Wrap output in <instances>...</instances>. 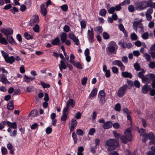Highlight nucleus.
I'll return each mask as SVG.
<instances>
[{
	"mask_svg": "<svg viewBox=\"0 0 155 155\" xmlns=\"http://www.w3.org/2000/svg\"><path fill=\"white\" fill-rule=\"evenodd\" d=\"M1 75L0 74V78L1 79V81L4 84H10V82L7 80L6 77L3 74Z\"/></svg>",
	"mask_w": 155,
	"mask_h": 155,
	"instance_id": "5701e85b",
	"label": "nucleus"
},
{
	"mask_svg": "<svg viewBox=\"0 0 155 155\" xmlns=\"http://www.w3.org/2000/svg\"><path fill=\"white\" fill-rule=\"evenodd\" d=\"M125 110H126L124 111V112H125L127 114V119L131 121L132 120L131 117L130 115L128 114L130 113H131L130 111H129L128 109H125Z\"/></svg>",
	"mask_w": 155,
	"mask_h": 155,
	"instance_id": "a19ab883",
	"label": "nucleus"
},
{
	"mask_svg": "<svg viewBox=\"0 0 155 155\" xmlns=\"http://www.w3.org/2000/svg\"><path fill=\"white\" fill-rule=\"evenodd\" d=\"M94 30L98 34L101 33L103 31L102 28L101 26L96 27L94 28Z\"/></svg>",
	"mask_w": 155,
	"mask_h": 155,
	"instance_id": "c756f323",
	"label": "nucleus"
},
{
	"mask_svg": "<svg viewBox=\"0 0 155 155\" xmlns=\"http://www.w3.org/2000/svg\"><path fill=\"white\" fill-rule=\"evenodd\" d=\"M24 81L28 83L31 81H33L35 78V77H28L25 74L24 75Z\"/></svg>",
	"mask_w": 155,
	"mask_h": 155,
	"instance_id": "dca6fc26",
	"label": "nucleus"
},
{
	"mask_svg": "<svg viewBox=\"0 0 155 155\" xmlns=\"http://www.w3.org/2000/svg\"><path fill=\"white\" fill-rule=\"evenodd\" d=\"M52 131V129L50 127H47L46 129V132L47 134H50Z\"/></svg>",
	"mask_w": 155,
	"mask_h": 155,
	"instance_id": "338daca9",
	"label": "nucleus"
},
{
	"mask_svg": "<svg viewBox=\"0 0 155 155\" xmlns=\"http://www.w3.org/2000/svg\"><path fill=\"white\" fill-rule=\"evenodd\" d=\"M33 28L34 31L36 32H38L39 31V26L38 24H35Z\"/></svg>",
	"mask_w": 155,
	"mask_h": 155,
	"instance_id": "49530a36",
	"label": "nucleus"
},
{
	"mask_svg": "<svg viewBox=\"0 0 155 155\" xmlns=\"http://www.w3.org/2000/svg\"><path fill=\"white\" fill-rule=\"evenodd\" d=\"M7 126L11 128L15 129L17 127V125L16 123H11L9 121H7Z\"/></svg>",
	"mask_w": 155,
	"mask_h": 155,
	"instance_id": "b1692460",
	"label": "nucleus"
},
{
	"mask_svg": "<svg viewBox=\"0 0 155 155\" xmlns=\"http://www.w3.org/2000/svg\"><path fill=\"white\" fill-rule=\"evenodd\" d=\"M105 93L103 90H101L98 94V97L105 98Z\"/></svg>",
	"mask_w": 155,
	"mask_h": 155,
	"instance_id": "72a5a7b5",
	"label": "nucleus"
},
{
	"mask_svg": "<svg viewBox=\"0 0 155 155\" xmlns=\"http://www.w3.org/2000/svg\"><path fill=\"white\" fill-rule=\"evenodd\" d=\"M125 136H120V138L122 142L124 143H126L128 141H130L132 139L131 130L130 128L126 129L124 132Z\"/></svg>",
	"mask_w": 155,
	"mask_h": 155,
	"instance_id": "7ed1b4c3",
	"label": "nucleus"
},
{
	"mask_svg": "<svg viewBox=\"0 0 155 155\" xmlns=\"http://www.w3.org/2000/svg\"><path fill=\"white\" fill-rule=\"evenodd\" d=\"M130 38L132 40L135 41L137 39V36L134 32L132 33L130 35Z\"/></svg>",
	"mask_w": 155,
	"mask_h": 155,
	"instance_id": "c9c22d12",
	"label": "nucleus"
},
{
	"mask_svg": "<svg viewBox=\"0 0 155 155\" xmlns=\"http://www.w3.org/2000/svg\"><path fill=\"white\" fill-rule=\"evenodd\" d=\"M143 82H144L147 84L151 82L149 74H147L145 75L142 80Z\"/></svg>",
	"mask_w": 155,
	"mask_h": 155,
	"instance_id": "393cba45",
	"label": "nucleus"
},
{
	"mask_svg": "<svg viewBox=\"0 0 155 155\" xmlns=\"http://www.w3.org/2000/svg\"><path fill=\"white\" fill-rule=\"evenodd\" d=\"M60 63L59 64V67L60 70L62 71L63 69H66L67 68V66L62 60L61 61Z\"/></svg>",
	"mask_w": 155,
	"mask_h": 155,
	"instance_id": "412c9836",
	"label": "nucleus"
},
{
	"mask_svg": "<svg viewBox=\"0 0 155 155\" xmlns=\"http://www.w3.org/2000/svg\"><path fill=\"white\" fill-rule=\"evenodd\" d=\"M77 125V123L76 120L74 119H72L71 121L69 128L71 132L74 130V128Z\"/></svg>",
	"mask_w": 155,
	"mask_h": 155,
	"instance_id": "9b49d317",
	"label": "nucleus"
},
{
	"mask_svg": "<svg viewBox=\"0 0 155 155\" xmlns=\"http://www.w3.org/2000/svg\"><path fill=\"white\" fill-rule=\"evenodd\" d=\"M139 133H140L141 136H143L142 141L145 142L149 139L151 140L149 142L150 145L152 144H155V136L153 134L150 132L148 134H145V130L143 129H141L138 131Z\"/></svg>",
	"mask_w": 155,
	"mask_h": 155,
	"instance_id": "f257e3e1",
	"label": "nucleus"
},
{
	"mask_svg": "<svg viewBox=\"0 0 155 155\" xmlns=\"http://www.w3.org/2000/svg\"><path fill=\"white\" fill-rule=\"evenodd\" d=\"M40 12L41 14L44 16H46L47 13V9L45 7V5L42 4L40 5Z\"/></svg>",
	"mask_w": 155,
	"mask_h": 155,
	"instance_id": "2eb2a0df",
	"label": "nucleus"
},
{
	"mask_svg": "<svg viewBox=\"0 0 155 155\" xmlns=\"http://www.w3.org/2000/svg\"><path fill=\"white\" fill-rule=\"evenodd\" d=\"M122 76L124 78H131L132 77V75L130 73L127 71L122 72L121 73Z\"/></svg>",
	"mask_w": 155,
	"mask_h": 155,
	"instance_id": "6ab92c4d",
	"label": "nucleus"
},
{
	"mask_svg": "<svg viewBox=\"0 0 155 155\" xmlns=\"http://www.w3.org/2000/svg\"><path fill=\"white\" fill-rule=\"evenodd\" d=\"M26 88V91L28 92H31L34 91V87L32 86L28 87Z\"/></svg>",
	"mask_w": 155,
	"mask_h": 155,
	"instance_id": "13d9d810",
	"label": "nucleus"
},
{
	"mask_svg": "<svg viewBox=\"0 0 155 155\" xmlns=\"http://www.w3.org/2000/svg\"><path fill=\"white\" fill-rule=\"evenodd\" d=\"M67 38V34L63 32L61 36V40L63 43L66 40Z\"/></svg>",
	"mask_w": 155,
	"mask_h": 155,
	"instance_id": "cd10ccee",
	"label": "nucleus"
},
{
	"mask_svg": "<svg viewBox=\"0 0 155 155\" xmlns=\"http://www.w3.org/2000/svg\"><path fill=\"white\" fill-rule=\"evenodd\" d=\"M24 37L27 39L29 40L32 38V36L29 32H27L24 34Z\"/></svg>",
	"mask_w": 155,
	"mask_h": 155,
	"instance_id": "473e14b6",
	"label": "nucleus"
},
{
	"mask_svg": "<svg viewBox=\"0 0 155 155\" xmlns=\"http://www.w3.org/2000/svg\"><path fill=\"white\" fill-rule=\"evenodd\" d=\"M106 145L108 146L107 150L110 151L116 149L119 146V143L117 140L113 139H109L107 140Z\"/></svg>",
	"mask_w": 155,
	"mask_h": 155,
	"instance_id": "f03ea898",
	"label": "nucleus"
},
{
	"mask_svg": "<svg viewBox=\"0 0 155 155\" xmlns=\"http://www.w3.org/2000/svg\"><path fill=\"white\" fill-rule=\"evenodd\" d=\"M112 126V123L111 121H107L104 123L103 125V127L104 129H107L110 128Z\"/></svg>",
	"mask_w": 155,
	"mask_h": 155,
	"instance_id": "ddd939ff",
	"label": "nucleus"
},
{
	"mask_svg": "<svg viewBox=\"0 0 155 155\" xmlns=\"http://www.w3.org/2000/svg\"><path fill=\"white\" fill-rule=\"evenodd\" d=\"M97 90L96 88H94L89 94L88 97L90 99H91L93 97H95L97 95Z\"/></svg>",
	"mask_w": 155,
	"mask_h": 155,
	"instance_id": "a211bd4d",
	"label": "nucleus"
},
{
	"mask_svg": "<svg viewBox=\"0 0 155 155\" xmlns=\"http://www.w3.org/2000/svg\"><path fill=\"white\" fill-rule=\"evenodd\" d=\"M0 43L5 45H7L8 43L6 39L3 37V35L1 33H0Z\"/></svg>",
	"mask_w": 155,
	"mask_h": 155,
	"instance_id": "aec40b11",
	"label": "nucleus"
},
{
	"mask_svg": "<svg viewBox=\"0 0 155 155\" xmlns=\"http://www.w3.org/2000/svg\"><path fill=\"white\" fill-rule=\"evenodd\" d=\"M128 9L130 12H133L134 11L135 8L134 6L132 5H130L128 6Z\"/></svg>",
	"mask_w": 155,
	"mask_h": 155,
	"instance_id": "e2e57ef3",
	"label": "nucleus"
},
{
	"mask_svg": "<svg viewBox=\"0 0 155 155\" xmlns=\"http://www.w3.org/2000/svg\"><path fill=\"white\" fill-rule=\"evenodd\" d=\"M114 109L117 111H120L121 109V106L120 104L119 103L115 105Z\"/></svg>",
	"mask_w": 155,
	"mask_h": 155,
	"instance_id": "8fccbe9b",
	"label": "nucleus"
},
{
	"mask_svg": "<svg viewBox=\"0 0 155 155\" xmlns=\"http://www.w3.org/2000/svg\"><path fill=\"white\" fill-rule=\"evenodd\" d=\"M118 44L123 48H126L125 46V43L121 41H118Z\"/></svg>",
	"mask_w": 155,
	"mask_h": 155,
	"instance_id": "680f3d73",
	"label": "nucleus"
},
{
	"mask_svg": "<svg viewBox=\"0 0 155 155\" xmlns=\"http://www.w3.org/2000/svg\"><path fill=\"white\" fill-rule=\"evenodd\" d=\"M150 89V86L147 84L145 85L142 87V92L144 94H146Z\"/></svg>",
	"mask_w": 155,
	"mask_h": 155,
	"instance_id": "f3484780",
	"label": "nucleus"
},
{
	"mask_svg": "<svg viewBox=\"0 0 155 155\" xmlns=\"http://www.w3.org/2000/svg\"><path fill=\"white\" fill-rule=\"evenodd\" d=\"M143 56L147 61H150V56L147 53H145V54H143Z\"/></svg>",
	"mask_w": 155,
	"mask_h": 155,
	"instance_id": "a18cd8bd",
	"label": "nucleus"
},
{
	"mask_svg": "<svg viewBox=\"0 0 155 155\" xmlns=\"http://www.w3.org/2000/svg\"><path fill=\"white\" fill-rule=\"evenodd\" d=\"M74 66L77 68H78L80 69H82V68L81 64L79 62L75 63V65H74Z\"/></svg>",
	"mask_w": 155,
	"mask_h": 155,
	"instance_id": "052dcab7",
	"label": "nucleus"
},
{
	"mask_svg": "<svg viewBox=\"0 0 155 155\" xmlns=\"http://www.w3.org/2000/svg\"><path fill=\"white\" fill-rule=\"evenodd\" d=\"M72 137L74 140V143H76L77 142V136L74 132H73L72 134Z\"/></svg>",
	"mask_w": 155,
	"mask_h": 155,
	"instance_id": "37998d69",
	"label": "nucleus"
},
{
	"mask_svg": "<svg viewBox=\"0 0 155 155\" xmlns=\"http://www.w3.org/2000/svg\"><path fill=\"white\" fill-rule=\"evenodd\" d=\"M1 31L2 33H3L5 35L7 36V37L9 36V35L12 34L13 33V30L11 28H2L1 29Z\"/></svg>",
	"mask_w": 155,
	"mask_h": 155,
	"instance_id": "9d476101",
	"label": "nucleus"
},
{
	"mask_svg": "<svg viewBox=\"0 0 155 155\" xmlns=\"http://www.w3.org/2000/svg\"><path fill=\"white\" fill-rule=\"evenodd\" d=\"M134 66L136 71H139L140 70V67L138 63H136L134 64Z\"/></svg>",
	"mask_w": 155,
	"mask_h": 155,
	"instance_id": "864d4df0",
	"label": "nucleus"
},
{
	"mask_svg": "<svg viewBox=\"0 0 155 155\" xmlns=\"http://www.w3.org/2000/svg\"><path fill=\"white\" fill-rule=\"evenodd\" d=\"M127 88V85H124L119 89L117 93V95L119 97H123L126 93Z\"/></svg>",
	"mask_w": 155,
	"mask_h": 155,
	"instance_id": "0eeeda50",
	"label": "nucleus"
},
{
	"mask_svg": "<svg viewBox=\"0 0 155 155\" xmlns=\"http://www.w3.org/2000/svg\"><path fill=\"white\" fill-rule=\"evenodd\" d=\"M143 21L142 19H140L138 21H134L133 22V28L136 32H137V27L140 29L139 32L142 33L144 31V27L141 22Z\"/></svg>",
	"mask_w": 155,
	"mask_h": 155,
	"instance_id": "423d86ee",
	"label": "nucleus"
},
{
	"mask_svg": "<svg viewBox=\"0 0 155 155\" xmlns=\"http://www.w3.org/2000/svg\"><path fill=\"white\" fill-rule=\"evenodd\" d=\"M37 114V112L35 110H32L29 113V115L32 117H35Z\"/></svg>",
	"mask_w": 155,
	"mask_h": 155,
	"instance_id": "ea45409f",
	"label": "nucleus"
},
{
	"mask_svg": "<svg viewBox=\"0 0 155 155\" xmlns=\"http://www.w3.org/2000/svg\"><path fill=\"white\" fill-rule=\"evenodd\" d=\"M41 84L44 88H48L50 87V85L47 84H46L43 81L41 82Z\"/></svg>",
	"mask_w": 155,
	"mask_h": 155,
	"instance_id": "603ef678",
	"label": "nucleus"
},
{
	"mask_svg": "<svg viewBox=\"0 0 155 155\" xmlns=\"http://www.w3.org/2000/svg\"><path fill=\"white\" fill-rule=\"evenodd\" d=\"M63 29L64 31L68 32L70 31V28L69 26L68 25H65L63 28Z\"/></svg>",
	"mask_w": 155,
	"mask_h": 155,
	"instance_id": "774afa93",
	"label": "nucleus"
},
{
	"mask_svg": "<svg viewBox=\"0 0 155 155\" xmlns=\"http://www.w3.org/2000/svg\"><path fill=\"white\" fill-rule=\"evenodd\" d=\"M95 132V130L94 128H91L90 129L88 132V134L90 135H92Z\"/></svg>",
	"mask_w": 155,
	"mask_h": 155,
	"instance_id": "4d7b16f0",
	"label": "nucleus"
},
{
	"mask_svg": "<svg viewBox=\"0 0 155 155\" xmlns=\"http://www.w3.org/2000/svg\"><path fill=\"white\" fill-rule=\"evenodd\" d=\"M68 115L67 114H63L62 115L61 117V120L63 121H65L67 118Z\"/></svg>",
	"mask_w": 155,
	"mask_h": 155,
	"instance_id": "0e129e2a",
	"label": "nucleus"
},
{
	"mask_svg": "<svg viewBox=\"0 0 155 155\" xmlns=\"http://www.w3.org/2000/svg\"><path fill=\"white\" fill-rule=\"evenodd\" d=\"M149 35L148 32H146L142 35L141 37L144 39H147L148 38Z\"/></svg>",
	"mask_w": 155,
	"mask_h": 155,
	"instance_id": "79ce46f5",
	"label": "nucleus"
},
{
	"mask_svg": "<svg viewBox=\"0 0 155 155\" xmlns=\"http://www.w3.org/2000/svg\"><path fill=\"white\" fill-rule=\"evenodd\" d=\"M122 64V63L121 61L119 60H115L112 62V64L114 65H117L120 67Z\"/></svg>",
	"mask_w": 155,
	"mask_h": 155,
	"instance_id": "2f4dec72",
	"label": "nucleus"
},
{
	"mask_svg": "<svg viewBox=\"0 0 155 155\" xmlns=\"http://www.w3.org/2000/svg\"><path fill=\"white\" fill-rule=\"evenodd\" d=\"M117 49V45L116 43L113 41H110L106 49L107 53L116 54Z\"/></svg>",
	"mask_w": 155,
	"mask_h": 155,
	"instance_id": "20e7f679",
	"label": "nucleus"
},
{
	"mask_svg": "<svg viewBox=\"0 0 155 155\" xmlns=\"http://www.w3.org/2000/svg\"><path fill=\"white\" fill-rule=\"evenodd\" d=\"M7 109L10 110H12L14 108L13 105V102L12 101H9L7 106Z\"/></svg>",
	"mask_w": 155,
	"mask_h": 155,
	"instance_id": "a878e982",
	"label": "nucleus"
},
{
	"mask_svg": "<svg viewBox=\"0 0 155 155\" xmlns=\"http://www.w3.org/2000/svg\"><path fill=\"white\" fill-rule=\"evenodd\" d=\"M107 11L106 9H102L100 11V15L102 16H104L105 15Z\"/></svg>",
	"mask_w": 155,
	"mask_h": 155,
	"instance_id": "58836bf2",
	"label": "nucleus"
},
{
	"mask_svg": "<svg viewBox=\"0 0 155 155\" xmlns=\"http://www.w3.org/2000/svg\"><path fill=\"white\" fill-rule=\"evenodd\" d=\"M1 151L2 154L3 155H5L7 153V150L6 148L4 147H2L1 148Z\"/></svg>",
	"mask_w": 155,
	"mask_h": 155,
	"instance_id": "6e6d98bb",
	"label": "nucleus"
},
{
	"mask_svg": "<svg viewBox=\"0 0 155 155\" xmlns=\"http://www.w3.org/2000/svg\"><path fill=\"white\" fill-rule=\"evenodd\" d=\"M91 115V120L92 121H94L96 119L97 116V114L96 112V111L93 112Z\"/></svg>",
	"mask_w": 155,
	"mask_h": 155,
	"instance_id": "09e8293b",
	"label": "nucleus"
},
{
	"mask_svg": "<svg viewBox=\"0 0 155 155\" xmlns=\"http://www.w3.org/2000/svg\"><path fill=\"white\" fill-rule=\"evenodd\" d=\"M99 102L102 105H103L105 102V98L98 97Z\"/></svg>",
	"mask_w": 155,
	"mask_h": 155,
	"instance_id": "bf43d9fd",
	"label": "nucleus"
},
{
	"mask_svg": "<svg viewBox=\"0 0 155 155\" xmlns=\"http://www.w3.org/2000/svg\"><path fill=\"white\" fill-rule=\"evenodd\" d=\"M87 22L85 21H82L80 22V25L81 26V28L82 30L84 29L86 25ZM82 30L81 31V32L82 33Z\"/></svg>",
	"mask_w": 155,
	"mask_h": 155,
	"instance_id": "7c9ffc66",
	"label": "nucleus"
},
{
	"mask_svg": "<svg viewBox=\"0 0 155 155\" xmlns=\"http://www.w3.org/2000/svg\"><path fill=\"white\" fill-rule=\"evenodd\" d=\"M39 21V18L38 15H34L31 17L29 22V25L31 26L37 24Z\"/></svg>",
	"mask_w": 155,
	"mask_h": 155,
	"instance_id": "6e6552de",
	"label": "nucleus"
},
{
	"mask_svg": "<svg viewBox=\"0 0 155 155\" xmlns=\"http://www.w3.org/2000/svg\"><path fill=\"white\" fill-rule=\"evenodd\" d=\"M75 101L73 99H70L67 102L66 105H68L69 107L71 105L72 107H73L75 105Z\"/></svg>",
	"mask_w": 155,
	"mask_h": 155,
	"instance_id": "bb28decb",
	"label": "nucleus"
},
{
	"mask_svg": "<svg viewBox=\"0 0 155 155\" xmlns=\"http://www.w3.org/2000/svg\"><path fill=\"white\" fill-rule=\"evenodd\" d=\"M91 30H88L87 32V37L90 43H92L94 41V36L93 28L91 27Z\"/></svg>",
	"mask_w": 155,
	"mask_h": 155,
	"instance_id": "1a4fd4ad",
	"label": "nucleus"
},
{
	"mask_svg": "<svg viewBox=\"0 0 155 155\" xmlns=\"http://www.w3.org/2000/svg\"><path fill=\"white\" fill-rule=\"evenodd\" d=\"M148 1H143L137 2L135 3V8L137 11L143 10L148 7Z\"/></svg>",
	"mask_w": 155,
	"mask_h": 155,
	"instance_id": "39448f33",
	"label": "nucleus"
},
{
	"mask_svg": "<svg viewBox=\"0 0 155 155\" xmlns=\"http://www.w3.org/2000/svg\"><path fill=\"white\" fill-rule=\"evenodd\" d=\"M60 8L64 12L67 11L68 10V7L67 5L64 4L60 6Z\"/></svg>",
	"mask_w": 155,
	"mask_h": 155,
	"instance_id": "e433bc0d",
	"label": "nucleus"
},
{
	"mask_svg": "<svg viewBox=\"0 0 155 155\" xmlns=\"http://www.w3.org/2000/svg\"><path fill=\"white\" fill-rule=\"evenodd\" d=\"M149 67L151 69H154L155 68V63L154 62H151L149 64Z\"/></svg>",
	"mask_w": 155,
	"mask_h": 155,
	"instance_id": "69168bd1",
	"label": "nucleus"
},
{
	"mask_svg": "<svg viewBox=\"0 0 155 155\" xmlns=\"http://www.w3.org/2000/svg\"><path fill=\"white\" fill-rule=\"evenodd\" d=\"M115 11L114 7H112L108 9V12L110 14H113Z\"/></svg>",
	"mask_w": 155,
	"mask_h": 155,
	"instance_id": "3c124183",
	"label": "nucleus"
},
{
	"mask_svg": "<svg viewBox=\"0 0 155 155\" xmlns=\"http://www.w3.org/2000/svg\"><path fill=\"white\" fill-rule=\"evenodd\" d=\"M5 61L10 64H12L15 61V58L13 56L9 57L8 56L5 59Z\"/></svg>",
	"mask_w": 155,
	"mask_h": 155,
	"instance_id": "4468645a",
	"label": "nucleus"
},
{
	"mask_svg": "<svg viewBox=\"0 0 155 155\" xmlns=\"http://www.w3.org/2000/svg\"><path fill=\"white\" fill-rule=\"evenodd\" d=\"M7 39L10 44L13 45H16L17 43L16 41L12 36H8L7 37Z\"/></svg>",
	"mask_w": 155,
	"mask_h": 155,
	"instance_id": "4be33fe9",
	"label": "nucleus"
},
{
	"mask_svg": "<svg viewBox=\"0 0 155 155\" xmlns=\"http://www.w3.org/2000/svg\"><path fill=\"white\" fill-rule=\"evenodd\" d=\"M103 37L105 39H108L109 38V34L106 32H104L103 33Z\"/></svg>",
	"mask_w": 155,
	"mask_h": 155,
	"instance_id": "de8ad7c7",
	"label": "nucleus"
},
{
	"mask_svg": "<svg viewBox=\"0 0 155 155\" xmlns=\"http://www.w3.org/2000/svg\"><path fill=\"white\" fill-rule=\"evenodd\" d=\"M60 41V40L59 38L57 37L52 41L51 44L53 45H58Z\"/></svg>",
	"mask_w": 155,
	"mask_h": 155,
	"instance_id": "c85d7f7f",
	"label": "nucleus"
},
{
	"mask_svg": "<svg viewBox=\"0 0 155 155\" xmlns=\"http://www.w3.org/2000/svg\"><path fill=\"white\" fill-rule=\"evenodd\" d=\"M155 52V43L150 47L149 50V53Z\"/></svg>",
	"mask_w": 155,
	"mask_h": 155,
	"instance_id": "c03bdc74",
	"label": "nucleus"
},
{
	"mask_svg": "<svg viewBox=\"0 0 155 155\" xmlns=\"http://www.w3.org/2000/svg\"><path fill=\"white\" fill-rule=\"evenodd\" d=\"M148 7H151L152 8L155 9V2H153L151 1H148Z\"/></svg>",
	"mask_w": 155,
	"mask_h": 155,
	"instance_id": "f704fd0d",
	"label": "nucleus"
},
{
	"mask_svg": "<svg viewBox=\"0 0 155 155\" xmlns=\"http://www.w3.org/2000/svg\"><path fill=\"white\" fill-rule=\"evenodd\" d=\"M144 72L145 71L143 70L142 71L139 72L138 74V77L140 78H141L142 80H143V78L144 77Z\"/></svg>",
	"mask_w": 155,
	"mask_h": 155,
	"instance_id": "5fc2aeb1",
	"label": "nucleus"
},
{
	"mask_svg": "<svg viewBox=\"0 0 155 155\" xmlns=\"http://www.w3.org/2000/svg\"><path fill=\"white\" fill-rule=\"evenodd\" d=\"M5 125H7V121H2L0 124V130H1L3 129Z\"/></svg>",
	"mask_w": 155,
	"mask_h": 155,
	"instance_id": "4c0bfd02",
	"label": "nucleus"
},
{
	"mask_svg": "<svg viewBox=\"0 0 155 155\" xmlns=\"http://www.w3.org/2000/svg\"><path fill=\"white\" fill-rule=\"evenodd\" d=\"M84 54L86 57V61L88 62H90L91 60V57L90 55V51L88 48L86 49L84 51Z\"/></svg>",
	"mask_w": 155,
	"mask_h": 155,
	"instance_id": "f8f14e48",
	"label": "nucleus"
}]
</instances>
